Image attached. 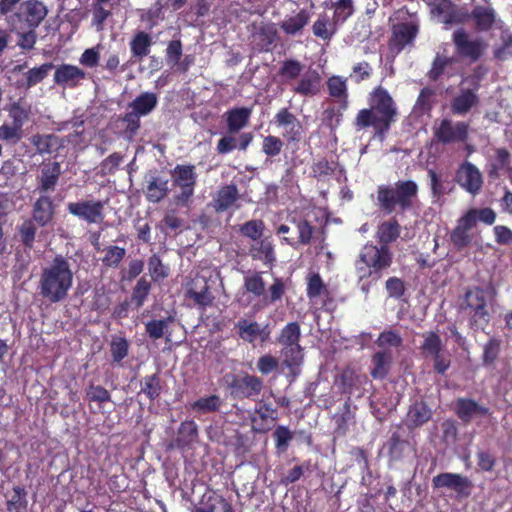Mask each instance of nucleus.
Returning a JSON list of instances; mask_svg holds the SVG:
<instances>
[{"mask_svg": "<svg viewBox=\"0 0 512 512\" xmlns=\"http://www.w3.org/2000/svg\"><path fill=\"white\" fill-rule=\"evenodd\" d=\"M396 114L397 109L392 97L385 89L378 87L371 94L370 108L358 112L355 127L361 130L371 126L375 130V135L383 138Z\"/></svg>", "mask_w": 512, "mask_h": 512, "instance_id": "1", "label": "nucleus"}, {"mask_svg": "<svg viewBox=\"0 0 512 512\" xmlns=\"http://www.w3.org/2000/svg\"><path fill=\"white\" fill-rule=\"evenodd\" d=\"M73 284L70 263L62 255H56L51 264L43 268L38 284L39 294L50 303L64 301Z\"/></svg>", "mask_w": 512, "mask_h": 512, "instance_id": "2", "label": "nucleus"}, {"mask_svg": "<svg viewBox=\"0 0 512 512\" xmlns=\"http://www.w3.org/2000/svg\"><path fill=\"white\" fill-rule=\"evenodd\" d=\"M418 186L414 181H398L394 185H381L377 190L379 207L387 214L397 209H409L417 196Z\"/></svg>", "mask_w": 512, "mask_h": 512, "instance_id": "3", "label": "nucleus"}, {"mask_svg": "<svg viewBox=\"0 0 512 512\" xmlns=\"http://www.w3.org/2000/svg\"><path fill=\"white\" fill-rule=\"evenodd\" d=\"M392 263V254L385 245H365L360 251L356 261V271L360 279L372 277L374 280L380 278V272L388 268Z\"/></svg>", "mask_w": 512, "mask_h": 512, "instance_id": "4", "label": "nucleus"}, {"mask_svg": "<svg viewBox=\"0 0 512 512\" xmlns=\"http://www.w3.org/2000/svg\"><path fill=\"white\" fill-rule=\"evenodd\" d=\"M492 299L491 288H474L466 293L463 309L474 326L483 328L489 322Z\"/></svg>", "mask_w": 512, "mask_h": 512, "instance_id": "5", "label": "nucleus"}, {"mask_svg": "<svg viewBox=\"0 0 512 512\" xmlns=\"http://www.w3.org/2000/svg\"><path fill=\"white\" fill-rule=\"evenodd\" d=\"M424 341L421 345V351L425 357H431L434 361V369L444 374L450 367V355L446 351L444 344L438 334L428 332L423 335Z\"/></svg>", "mask_w": 512, "mask_h": 512, "instance_id": "6", "label": "nucleus"}, {"mask_svg": "<svg viewBox=\"0 0 512 512\" xmlns=\"http://www.w3.org/2000/svg\"><path fill=\"white\" fill-rule=\"evenodd\" d=\"M469 133V125L462 121L453 122L450 119H442L434 127V135L443 144L464 142Z\"/></svg>", "mask_w": 512, "mask_h": 512, "instance_id": "7", "label": "nucleus"}, {"mask_svg": "<svg viewBox=\"0 0 512 512\" xmlns=\"http://www.w3.org/2000/svg\"><path fill=\"white\" fill-rule=\"evenodd\" d=\"M67 211L88 224H98L104 219V204L99 200L69 202Z\"/></svg>", "mask_w": 512, "mask_h": 512, "instance_id": "8", "label": "nucleus"}, {"mask_svg": "<svg viewBox=\"0 0 512 512\" xmlns=\"http://www.w3.org/2000/svg\"><path fill=\"white\" fill-rule=\"evenodd\" d=\"M196 178L194 166L177 165L174 168L172 180L174 185L180 189V193L176 196L178 202L187 203L194 193Z\"/></svg>", "mask_w": 512, "mask_h": 512, "instance_id": "9", "label": "nucleus"}, {"mask_svg": "<svg viewBox=\"0 0 512 512\" xmlns=\"http://www.w3.org/2000/svg\"><path fill=\"white\" fill-rule=\"evenodd\" d=\"M453 41L457 53L472 61H476L480 58L486 48V44L481 38H473L463 29H458L454 32Z\"/></svg>", "mask_w": 512, "mask_h": 512, "instance_id": "10", "label": "nucleus"}, {"mask_svg": "<svg viewBox=\"0 0 512 512\" xmlns=\"http://www.w3.org/2000/svg\"><path fill=\"white\" fill-rule=\"evenodd\" d=\"M432 19L445 25L457 24L463 21V15L450 0H427Z\"/></svg>", "mask_w": 512, "mask_h": 512, "instance_id": "11", "label": "nucleus"}, {"mask_svg": "<svg viewBox=\"0 0 512 512\" xmlns=\"http://www.w3.org/2000/svg\"><path fill=\"white\" fill-rule=\"evenodd\" d=\"M474 220L471 214H464L457 222L456 227L450 235L452 244L458 249L462 250L472 244L475 233Z\"/></svg>", "mask_w": 512, "mask_h": 512, "instance_id": "12", "label": "nucleus"}, {"mask_svg": "<svg viewBox=\"0 0 512 512\" xmlns=\"http://www.w3.org/2000/svg\"><path fill=\"white\" fill-rule=\"evenodd\" d=\"M302 348H281L280 352V370L286 376L294 380L301 371L303 364Z\"/></svg>", "mask_w": 512, "mask_h": 512, "instance_id": "13", "label": "nucleus"}, {"mask_svg": "<svg viewBox=\"0 0 512 512\" xmlns=\"http://www.w3.org/2000/svg\"><path fill=\"white\" fill-rule=\"evenodd\" d=\"M186 295L201 307L209 306L214 297L210 293L208 280L204 275H196L188 284Z\"/></svg>", "mask_w": 512, "mask_h": 512, "instance_id": "14", "label": "nucleus"}, {"mask_svg": "<svg viewBox=\"0 0 512 512\" xmlns=\"http://www.w3.org/2000/svg\"><path fill=\"white\" fill-rule=\"evenodd\" d=\"M157 104L154 93L146 92L130 103V134L139 128V117L149 114Z\"/></svg>", "mask_w": 512, "mask_h": 512, "instance_id": "15", "label": "nucleus"}, {"mask_svg": "<svg viewBox=\"0 0 512 512\" xmlns=\"http://www.w3.org/2000/svg\"><path fill=\"white\" fill-rule=\"evenodd\" d=\"M459 184L471 194H476L482 187L483 179L479 169L470 162H465L457 173Z\"/></svg>", "mask_w": 512, "mask_h": 512, "instance_id": "16", "label": "nucleus"}, {"mask_svg": "<svg viewBox=\"0 0 512 512\" xmlns=\"http://www.w3.org/2000/svg\"><path fill=\"white\" fill-rule=\"evenodd\" d=\"M47 14L48 8L41 1L26 0L21 4V15L31 29L39 27Z\"/></svg>", "mask_w": 512, "mask_h": 512, "instance_id": "17", "label": "nucleus"}, {"mask_svg": "<svg viewBox=\"0 0 512 512\" xmlns=\"http://www.w3.org/2000/svg\"><path fill=\"white\" fill-rule=\"evenodd\" d=\"M235 327L238 329L239 337L249 343L260 339L262 342L269 338L270 330L268 326H262L255 321L240 319Z\"/></svg>", "mask_w": 512, "mask_h": 512, "instance_id": "18", "label": "nucleus"}, {"mask_svg": "<svg viewBox=\"0 0 512 512\" xmlns=\"http://www.w3.org/2000/svg\"><path fill=\"white\" fill-rule=\"evenodd\" d=\"M55 214V206L52 199L47 195L40 196L32 206V218L38 226L44 227L48 225Z\"/></svg>", "mask_w": 512, "mask_h": 512, "instance_id": "19", "label": "nucleus"}, {"mask_svg": "<svg viewBox=\"0 0 512 512\" xmlns=\"http://www.w3.org/2000/svg\"><path fill=\"white\" fill-rule=\"evenodd\" d=\"M275 123L283 129V135L288 140L295 141L300 139L302 125L287 109H281L275 115Z\"/></svg>", "mask_w": 512, "mask_h": 512, "instance_id": "20", "label": "nucleus"}, {"mask_svg": "<svg viewBox=\"0 0 512 512\" xmlns=\"http://www.w3.org/2000/svg\"><path fill=\"white\" fill-rule=\"evenodd\" d=\"M86 73L77 66L62 64L56 68L54 82L57 85L76 87L79 82L85 79Z\"/></svg>", "mask_w": 512, "mask_h": 512, "instance_id": "21", "label": "nucleus"}, {"mask_svg": "<svg viewBox=\"0 0 512 512\" xmlns=\"http://www.w3.org/2000/svg\"><path fill=\"white\" fill-rule=\"evenodd\" d=\"M61 175V165L59 162H49L43 164L40 176L38 177V190L41 193L54 191Z\"/></svg>", "mask_w": 512, "mask_h": 512, "instance_id": "22", "label": "nucleus"}, {"mask_svg": "<svg viewBox=\"0 0 512 512\" xmlns=\"http://www.w3.org/2000/svg\"><path fill=\"white\" fill-rule=\"evenodd\" d=\"M471 18L478 30L487 31L496 23V12L487 2L483 5L476 4L471 12Z\"/></svg>", "mask_w": 512, "mask_h": 512, "instance_id": "23", "label": "nucleus"}, {"mask_svg": "<svg viewBox=\"0 0 512 512\" xmlns=\"http://www.w3.org/2000/svg\"><path fill=\"white\" fill-rule=\"evenodd\" d=\"M250 256L261 261L264 265L269 267L273 266L276 262V255L274 245L269 238H261L255 241L249 250Z\"/></svg>", "mask_w": 512, "mask_h": 512, "instance_id": "24", "label": "nucleus"}, {"mask_svg": "<svg viewBox=\"0 0 512 512\" xmlns=\"http://www.w3.org/2000/svg\"><path fill=\"white\" fill-rule=\"evenodd\" d=\"M418 32V26L413 22L397 24L393 27L391 45L397 51L410 44Z\"/></svg>", "mask_w": 512, "mask_h": 512, "instance_id": "25", "label": "nucleus"}, {"mask_svg": "<svg viewBox=\"0 0 512 512\" xmlns=\"http://www.w3.org/2000/svg\"><path fill=\"white\" fill-rule=\"evenodd\" d=\"M53 68L54 65L51 62L44 63L39 67L31 68L24 74L23 79L17 81V86L28 90L42 82Z\"/></svg>", "mask_w": 512, "mask_h": 512, "instance_id": "26", "label": "nucleus"}, {"mask_svg": "<svg viewBox=\"0 0 512 512\" xmlns=\"http://www.w3.org/2000/svg\"><path fill=\"white\" fill-rule=\"evenodd\" d=\"M252 108L237 107L226 112L228 130L232 133L244 128L251 117Z\"/></svg>", "mask_w": 512, "mask_h": 512, "instance_id": "27", "label": "nucleus"}, {"mask_svg": "<svg viewBox=\"0 0 512 512\" xmlns=\"http://www.w3.org/2000/svg\"><path fill=\"white\" fill-rule=\"evenodd\" d=\"M487 413V408L480 406L475 401L459 399L457 402V414L463 421H470L485 416Z\"/></svg>", "mask_w": 512, "mask_h": 512, "instance_id": "28", "label": "nucleus"}, {"mask_svg": "<svg viewBox=\"0 0 512 512\" xmlns=\"http://www.w3.org/2000/svg\"><path fill=\"white\" fill-rule=\"evenodd\" d=\"M433 485L436 488H450L462 492L468 485V480L459 474L441 473L433 478Z\"/></svg>", "mask_w": 512, "mask_h": 512, "instance_id": "29", "label": "nucleus"}, {"mask_svg": "<svg viewBox=\"0 0 512 512\" xmlns=\"http://www.w3.org/2000/svg\"><path fill=\"white\" fill-rule=\"evenodd\" d=\"M392 354L385 350L376 352L372 357L371 375L375 379L384 378L391 367Z\"/></svg>", "mask_w": 512, "mask_h": 512, "instance_id": "30", "label": "nucleus"}, {"mask_svg": "<svg viewBox=\"0 0 512 512\" xmlns=\"http://www.w3.org/2000/svg\"><path fill=\"white\" fill-rule=\"evenodd\" d=\"M339 27L333 18L330 19L326 14H323L314 22L312 30L316 37L330 40Z\"/></svg>", "mask_w": 512, "mask_h": 512, "instance_id": "31", "label": "nucleus"}, {"mask_svg": "<svg viewBox=\"0 0 512 512\" xmlns=\"http://www.w3.org/2000/svg\"><path fill=\"white\" fill-rule=\"evenodd\" d=\"M234 389L240 397H252L260 393L262 381L256 376L247 375L236 382Z\"/></svg>", "mask_w": 512, "mask_h": 512, "instance_id": "32", "label": "nucleus"}, {"mask_svg": "<svg viewBox=\"0 0 512 512\" xmlns=\"http://www.w3.org/2000/svg\"><path fill=\"white\" fill-rule=\"evenodd\" d=\"M222 406V400L218 395H210L201 397L192 402L189 406L190 410L195 414H208L218 411Z\"/></svg>", "mask_w": 512, "mask_h": 512, "instance_id": "33", "label": "nucleus"}, {"mask_svg": "<svg viewBox=\"0 0 512 512\" xmlns=\"http://www.w3.org/2000/svg\"><path fill=\"white\" fill-rule=\"evenodd\" d=\"M300 336L301 331L299 324L291 322L281 330L278 342L282 348H301L299 345Z\"/></svg>", "mask_w": 512, "mask_h": 512, "instance_id": "34", "label": "nucleus"}, {"mask_svg": "<svg viewBox=\"0 0 512 512\" xmlns=\"http://www.w3.org/2000/svg\"><path fill=\"white\" fill-rule=\"evenodd\" d=\"M320 90V75L316 71L306 73L298 85L294 88V91L301 95H315Z\"/></svg>", "mask_w": 512, "mask_h": 512, "instance_id": "35", "label": "nucleus"}, {"mask_svg": "<svg viewBox=\"0 0 512 512\" xmlns=\"http://www.w3.org/2000/svg\"><path fill=\"white\" fill-rule=\"evenodd\" d=\"M37 223L30 218L25 219L20 225L17 226L19 241L25 249L31 250L34 247V242L37 232Z\"/></svg>", "mask_w": 512, "mask_h": 512, "instance_id": "36", "label": "nucleus"}, {"mask_svg": "<svg viewBox=\"0 0 512 512\" xmlns=\"http://www.w3.org/2000/svg\"><path fill=\"white\" fill-rule=\"evenodd\" d=\"M457 62L455 57H450L448 55H440L437 53L432 68L429 72V76L433 80H437L440 76L447 74L451 76L453 73L450 72V68L453 64Z\"/></svg>", "mask_w": 512, "mask_h": 512, "instance_id": "37", "label": "nucleus"}, {"mask_svg": "<svg viewBox=\"0 0 512 512\" xmlns=\"http://www.w3.org/2000/svg\"><path fill=\"white\" fill-rule=\"evenodd\" d=\"M238 190L234 185L222 187L215 198V208L217 211H224L230 208L238 199Z\"/></svg>", "mask_w": 512, "mask_h": 512, "instance_id": "38", "label": "nucleus"}, {"mask_svg": "<svg viewBox=\"0 0 512 512\" xmlns=\"http://www.w3.org/2000/svg\"><path fill=\"white\" fill-rule=\"evenodd\" d=\"M32 145L40 155L51 154L58 148V137L54 134H36L31 138Z\"/></svg>", "mask_w": 512, "mask_h": 512, "instance_id": "39", "label": "nucleus"}, {"mask_svg": "<svg viewBox=\"0 0 512 512\" xmlns=\"http://www.w3.org/2000/svg\"><path fill=\"white\" fill-rule=\"evenodd\" d=\"M114 0H93L92 22L98 30L103 28L105 20L111 15L112 2Z\"/></svg>", "mask_w": 512, "mask_h": 512, "instance_id": "40", "label": "nucleus"}, {"mask_svg": "<svg viewBox=\"0 0 512 512\" xmlns=\"http://www.w3.org/2000/svg\"><path fill=\"white\" fill-rule=\"evenodd\" d=\"M494 55L499 60L512 57V34L507 29H500L499 39L494 46Z\"/></svg>", "mask_w": 512, "mask_h": 512, "instance_id": "41", "label": "nucleus"}, {"mask_svg": "<svg viewBox=\"0 0 512 512\" xmlns=\"http://www.w3.org/2000/svg\"><path fill=\"white\" fill-rule=\"evenodd\" d=\"M9 512H27V492L23 486H14L13 495L6 503Z\"/></svg>", "mask_w": 512, "mask_h": 512, "instance_id": "42", "label": "nucleus"}, {"mask_svg": "<svg viewBox=\"0 0 512 512\" xmlns=\"http://www.w3.org/2000/svg\"><path fill=\"white\" fill-rule=\"evenodd\" d=\"M478 101L477 96L471 90H463L458 96H456L452 103V109L457 114H465L471 107H473Z\"/></svg>", "mask_w": 512, "mask_h": 512, "instance_id": "43", "label": "nucleus"}, {"mask_svg": "<svg viewBox=\"0 0 512 512\" xmlns=\"http://www.w3.org/2000/svg\"><path fill=\"white\" fill-rule=\"evenodd\" d=\"M309 13L305 10H301L294 16L288 17L281 23V28L285 33L294 35L299 32L309 21Z\"/></svg>", "mask_w": 512, "mask_h": 512, "instance_id": "44", "label": "nucleus"}, {"mask_svg": "<svg viewBox=\"0 0 512 512\" xmlns=\"http://www.w3.org/2000/svg\"><path fill=\"white\" fill-rule=\"evenodd\" d=\"M327 87L330 96L340 98L343 102V108L347 106V79L341 76H332L327 81Z\"/></svg>", "mask_w": 512, "mask_h": 512, "instance_id": "45", "label": "nucleus"}, {"mask_svg": "<svg viewBox=\"0 0 512 512\" xmlns=\"http://www.w3.org/2000/svg\"><path fill=\"white\" fill-rule=\"evenodd\" d=\"M30 113V105L22 104L20 101L13 102L8 107V115L12 119L11 123L21 128H23L24 124L29 120Z\"/></svg>", "mask_w": 512, "mask_h": 512, "instance_id": "46", "label": "nucleus"}, {"mask_svg": "<svg viewBox=\"0 0 512 512\" xmlns=\"http://www.w3.org/2000/svg\"><path fill=\"white\" fill-rule=\"evenodd\" d=\"M399 232V224L394 220H390L383 222L378 227L377 237L382 245L387 246L388 243H391L398 238Z\"/></svg>", "mask_w": 512, "mask_h": 512, "instance_id": "47", "label": "nucleus"}, {"mask_svg": "<svg viewBox=\"0 0 512 512\" xmlns=\"http://www.w3.org/2000/svg\"><path fill=\"white\" fill-rule=\"evenodd\" d=\"M331 7L334 10L333 19L339 26L354 13L353 0H338Z\"/></svg>", "mask_w": 512, "mask_h": 512, "instance_id": "48", "label": "nucleus"}, {"mask_svg": "<svg viewBox=\"0 0 512 512\" xmlns=\"http://www.w3.org/2000/svg\"><path fill=\"white\" fill-rule=\"evenodd\" d=\"M24 136L23 128L13 123H3L0 126V140L9 144H17Z\"/></svg>", "mask_w": 512, "mask_h": 512, "instance_id": "49", "label": "nucleus"}, {"mask_svg": "<svg viewBox=\"0 0 512 512\" xmlns=\"http://www.w3.org/2000/svg\"><path fill=\"white\" fill-rule=\"evenodd\" d=\"M408 421L419 426L427 422L431 418V411L426 404L420 402L411 406L408 412Z\"/></svg>", "mask_w": 512, "mask_h": 512, "instance_id": "50", "label": "nucleus"}, {"mask_svg": "<svg viewBox=\"0 0 512 512\" xmlns=\"http://www.w3.org/2000/svg\"><path fill=\"white\" fill-rule=\"evenodd\" d=\"M168 191V181L154 178L147 187V197L152 202H158L164 198Z\"/></svg>", "mask_w": 512, "mask_h": 512, "instance_id": "51", "label": "nucleus"}, {"mask_svg": "<svg viewBox=\"0 0 512 512\" xmlns=\"http://www.w3.org/2000/svg\"><path fill=\"white\" fill-rule=\"evenodd\" d=\"M265 225L261 220H250L240 226L239 231L254 242L261 239Z\"/></svg>", "mask_w": 512, "mask_h": 512, "instance_id": "52", "label": "nucleus"}, {"mask_svg": "<svg viewBox=\"0 0 512 512\" xmlns=\"http://www.w3.org/2000/svg\"><path fill=\"white\" fill-rule=\"evenodd\" d=\"M197 512H231V505L223 497L213 495L209 497L205 506L199 508Z\"/></svg>", "mask_w": 512, "mask_h": 512, "instance_id": "53", "label": "nucleus"}, {"mask_svg": "<svg viewBox=\"0 0 512 512\" xmlns=\"http://www.w3.org/2000/svg\"><path fill=\"white\" fill-rule=\"evenodd\" d=\"M244 287L255 296H261L265 290L264 281L259 273L247 274L244 278Z\"/></svg>", "mask_w": 512, "mask_h": 512, "instance_id": "54", "label": "nucleus"}, {"mask_svg": "<svg viewBox=\"0 0 512 512\" xmlns=\"http://www.w3.org/2000/svg\"><path fill=\"white\" fill-rule=\"evenodd\" d=\"M170 322H172L171 317L161 320H151L146 324V332L150 338L160 339L165 335V331Z\"/></svg>", "mask_w": 512, "mask_h": 512, "instance_id": "55", "label": "nucleus"}, {"mask_svg": "<svg viewBox=\"0 0 512 512\" xmlns=\"http://www.w3.org/2000/svg\"><path fill=\"white\" fill-rule=\"evenodd\" d=\"M198 427L193 420H187L181 423L179 427V440L184 444H189L197 437Z\"/></svg>", "mask_w": 512, "mask_h": 512, "instance_id": "56", "label": "nucleus"}, {"mask_svg": "<svg viewBox=\"0 0 512 512\" xmlns=\"http://www.w3.org/2000/svg\"><path fill=\"white\" fill-rule=\"evenodd\" d=\"M151 39L148 34L141 32L137 34L132 42V51L137 56H145L149 53Z\"/></svg>", "mask_w": 512, "mask_h": 512, "instance_id": "57", "label": "nucleus"}, {"mask_svg": "<svg viewBox=\"0 0 512 512\" xmlns=\"http://www.w3.org/2000/svg\"><path fill=\"white\" fill-rule=\"evenodd\" d=\"M326 290V287L320 277L317 273H312L308 277V285H307V295L310 299H314L318 296H320L324 291Z\"/></svg>", "mask_w": 512, "mask_h": 512, "instance_id": "58", "label": "nucleus"}, {"mask_svg": "<svg viewBox=\"0 0 512 512\" xmlns=\"http://www.w3.org/2000/svg\"><path fill=\"white\" fill-rule=\"evenodd\" d=\"M302 69L303 66L299 61L287 60L283 63L279 74L287 80H292L301 74Z\"/></svg>", "mask_w": 512, "mask_h": 512, "instance_id": "59", "label": "nucleus"}, {"mask_svg": "<svg viewBox=\"0 0 512 512\" xmlns=\"http://www.w3.org/2000/svg\"><path fill=\"white\" fill-rule=\"evenodd\" d=\"M510 154L506 149H497L495 151V159L489 172L491 176H498L500 170L506 168L509 164Z\"/></svg>", "mask_w": 512, "mask_h": 512, "instance_id": "60", "label": "nucleus"}, {"mask_svg": "<svg viewBox=\"0 0 512 512\" xmlns=\"http://www.w3.org/2000/svg\"><path fill=\"white\" fill-rule=\"evenodd\" d=\"M465 214H471L476 225L477 221H481L487 225H492L496 220V213L491 208L470 209Z\"/></svg>", "mask_w": 512, "mask_h": 512, "instance_id": "61", "label": "nucleus"}, {"mask_svg": "<svg viewBox=\"0 0 512 512\" xmlns=\"http://www.w3.org/2000/svg\"><path fill=\"white\" fill-rule=\"evenodd\" d=\"M86 397L90 402L104 403L110 400V394L107 389L93 384L88 387Z\"/></svg>", "mask_w": 512, "mask_h": 512, "instance_id": "62", "label": "nucleus"}, {"mask_svg": "<svg viewBox=\"0 0 512 512\" xmlns=\"http://www.w3.org/2000/svg\"><path fill=\"white\" fill-rule=\"evenodd\" d=\"M377 345L382 348H388V347H399L402 344V338L399 334H397L394 331H384L382 332L377 341Z\"/></svg>", "mask_w": 512, "mask_h": 512, "instance_id": "63", "label": "nucleus"}, {"mask_svg": "<svg viewBox=\"0 0 512 512\" xmlns=\"http://www.w3.org/2000/svg\"><path fill=\"white\" fill-rule=\"evenodd\" d=\"M124 255H125L124 248H120L117 246H110L107 249L105 256L103 257L102 262L105 266H109V267L117 266L119 264V262L123 259Z\"/></svg>", "mask_w": 512, "mask_h": 512, "instance_id": "64", "label": "nucleus"}]
</instances>
